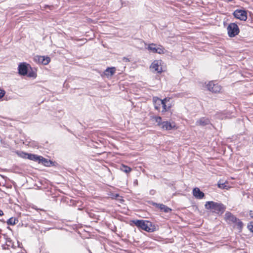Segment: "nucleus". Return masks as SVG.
I'll list each match as a JSON object with an SVG mask.
<instances>
[{"mask_svg":"<svg viewBox=\"0 0 253 253\" xmlns=\"http://www.w3.org/2000/svg\"><path fill=\"white\" fill-rule=\"evenodd\" d=\"M205 207L207 210L219 215L223 214L226 209V207L223 204L214 201L206 202Z\"/></svg>","mask_w":253,"mask_h":253,"instance_id":"1","label":"nucleus"},{"mask_svg":"<svg viewBox=\"0 0 253 253\" xmlns=\"http://www.w3.org/2000/svg\"><path fill=\"white\" fill-rule=\"evenodd\" d=\"M133 222L137 227L148 232H152L155 230V226L152 225L150 221L143 220H136L133 221Z\"/></svg>","mask_w":253,"mask_h":253,"instance_id":"2","label":"nucleus"},{"mask_svg":"<svg viewBox=\"0 0 253 253\" xmlns=\"http://www.w3.org/2000/svg\"><path fill=\"white\" fill-rule=\"evenodd\" d=\"M207 90L212 93H220L222 89V86L216 81H211L205 83Z\"/></svg>","mask_w":253,"mask_h":253,"instance_id":"3","label":"nucleus"},{"mask_svg":"<svg viewBox=\"0 0 253 253\" xmlns=\"http://www.w3.org/2000/svg\"><path fill=\"white\" fill-rule=\"evenodd\" d=\"M164 62L161 60H155L151 64L150 66V69L153 73H156L161 74L165 71L164 68Z\"/></svg>","mask_w":253,"mask_h":253,"instance_id":"4","label":"nucleus"},{"mask_svg":"<svg viewBox=\"0 0 253 253\" xmlns=\"http://www.w3.org/2000/svg\"><path fill=\"white\" fill-rule=\"evenodd\" d=\"M227 30L228 35L230 38L235 37L240 32V29L235 23H230L227 27Z\"/></svg>","mask_w":253,"mask_h":253,"instance_id":"5","label":"nucleus"},{"mask_svg":"<svg viewBox=\"0 0 253 253\" xmlns=\"http://www.w3.org/2000/svg\"><path fill=\"white\" fill-rule=\"evenodd\" d=\"M161 128L165 130H170L172 129H177L178 126L174 122L164 121L161 126Z\"/></svg>","mask_w":253,"mask_h":253,"instance_id":"6","label":"nucleus"},{"mask_svg":"<svg viewBox=\"0 0 253 253\" xmlns=\"http://www.w3.org/2000/svg\"><path fill=\"white\" fill-rule=\"evenodd\" d=\"M233 15L236 18L244 21H246L248 18L247 13L244 10L237 9L234 11Z\"/></svg>","mask_w":253,"mask_h":253,"instance_id":"7","label":"nucleus"},{"mask_svg":"<svg viewBox=\"0 0 253 253\" xmlns=\"http://www.w3.org/2000/svg\"><path fill=\"white\" fill-rule=\"evenodd\" d=\"M30 64L26 63H20L18 67V73L21 76H25L28 74Z\"/></svg>","mask_w":253,"mask_h":253,"instance_id":"8","label":"nucleus"},{"mask_svg":"<svg viewBox=\"0 0 253 253\" xmlns=\"http://www.w3.org/2000/svg\"><path fill=\"white\" fill-rule=\"evenodd\" d=\"M170 98H165L164 99H163V104H162V112L163 113H164L166 112H168L170 110L172 107V104L170 103H168V102L169 101Z\"/></svg>","mask_w":253,"mask_h":253,"instance_id":"9","label":"nucleus"},{"mask_svg":"<svg viewBox=\"0 0 253 253\" xmlns=\"http://www.w3.org/2000/svg\"><path fill=\"white\" fill-rule=\"evenodd\" d=\"M152 205L156 208H158L161 211H163L165 213L171 212L172 211L171 209L163 204L153 203Z\"/></svg>","mask_w":253,"mask_h":253,"instance_id":"10","label":"nucleus"},{"mask_svg":"<svg viewBox=\"0 0 253 253\" xmlns=\"http://www.w3.org/2000/svg\"><path fill=\"white\" fill-rule=\"evenodd\" d=\"M36 60L38 62L44 65L48 64L51 60L49 57L45 56H37Z\"/></svg>","mask_w":253,"mask_h":253,"instance_id":"11","label":"nucleus"},{"mask_svg":"<svg viewBox=\"0 0 253 253\" xmlns=\"http://www.w3.org/2000/svg\"><path fill=\"white\" fill-rule=\"evenodd\" d=\"M193 195L197 199H202L205 197V194L198 187L193 188Z\"/></svg>","mask_w":253,"mask_h":253,"instance_id":"12","label":"nucleus"},{"mask_svg":"<svg viewBox=\"0 0 253 253\" xmlns=\"http://www.w3.org/2000/svg\"><path fill=\"white\" fill-rule=\"evenodd\" d=\"M153 102L155 109L158 111H160L161 106L163 102V99H161L158 97H154L153 98Z\"/></svg>","mask_w":253,"mask_h":253,"instance_id":"13","label":"nucleus"},{"mask_svg":"<svg viewBox=\"0 0 253 253\" xmlns=\"http://www.w3.org/2000/svg\"><path fill=\"white\" fill-rule=\"evenodd\" d=\"M225 220L226 221H230L232 223H235L237 221V218L230 212L227 211L225 214Z\"/></svg>","mask_w":253,"mask_h":253,"instance_id":"14","label":"nucleus"},{"mask_svg":"<svg viewBox=\"0 0 253 253\" xmlns=\"http://www.w3.org/2000/svg\"><path fill=\"white\" fill-rule=\"evenodd\" d=\"M116 69L114 67H108L104 71V75L107 77H111L115 73Z\"/></svg>","mask_w":253,"mask_h":253,"instance_id":"15","label":"nucleus"},{"mask_svg":"<svg viewBox=\"0 0 253 253\" xmlns=\"http://www.w3.org/2000/svg\"><path fill=\"white\" fill-rule=\"evenodd\" d=\"M27 76L30 78H36L37 76V69H33L29 66V70Z\"/></svg>","mask_w":253,"mask_h":253,"instance_id":"16","label":"nucleus"},{"mask_svg":"<svg viewBox=\"0 0 253 253\" xmlns=\"http://www.w3.org/2000/svg\"><path fill=\"white\" fill-rule=\"evenodd\" d=\"M40 160L39 163L42 164L46 167L49 166L52 163L51 161L48 160L47 159L44 158L42 156H41V159Z\"/></svg>","mask_w":253,"mask_h":253,"instance_id":"17","label":"nucleus"},{"mask_svg":"<svg viewBox=\"0 0 253 253\" xmlns=\"http://www.w3.org/2000/svg\"><path fill=\"white\" fill-rule=\"evenodd\" d=\"M41 156H38L35 154H30V155H28V159L39 163Z\"/></svg>","mask_w":253,"mask_h":253,"instance_id":"18","label":"nucleus"},{"mask_svg":"<svg viewBox=\"0 0 253 253\" xmlns=\"http://www.w3.org/2000/svg\"><path fill=\"white\" fill-rule=\"evenodd\" d=\"M210 122V120L208 119L202 118L197 122V123L200 126H206L209 124Z\"/></svg>","mask_w":253,"mask_h":253,"instance_id":"19","label":"nucleus"},{"mask_svg":"<svg viewBox=\"0 0 253 253\" xmlns=\"http://www.w3.org/2000/svg\"><path fill=\"white\" fill-rule=\"evenodd\" d=\"M18 220L17 218L12 217H10L9 219H8L7 220L6 223L8 225H14L16 224H17L18 223Z\"/></svg>","mask_w":253,"mask_h":253,"instance_id":"20","label":"nucleus"},{"mask_svg":"<svg viewBox=\"0 0 253 253\" xmlns=\"http://www.w3.org/2000/svg\"><path fill=\"white\" fill-rule=\"evenodd\" d=\"M120 169L126 173H129L132 170V169L130 167L124 164L121 165Z\"/></svg>","mask_w":253,"mask_h":253,"instance_id":"21","label":"nucleus"},{"mask_svg":"<svg viewBox=\"0 0 253 253\" xmlns=\"http://www.w3.org/2000/svg\"><path fill=\"white\" fill-rule=\"evenodd\" d=\"M157 47L158 46H157V45L155 43H152L148 44L147 49L148 50L151 51L152 52L156 53Z\"/></svg>","mask_w":253,"mask_h":253,"instance_id":"22","label":"nucleus"},{"mask_svg":"<svg viewBox=\"0 0 253 253\" xmlns=\"http://www.w3.org/2000/svg\"><path fill=\"white\" fill-rule=\"evenodd\" d=\"M152 119L157 123L158 126H161L163 123L162 119L161 117L158 116H154L152 117Z\"/></svg>","mask_w":253,"mask_h":253,"instance_id":"23","label":"nucleus"},{"mask_svg":"<svg viewBox=\"0 0 253 253\" xmlns=\"http://www.w3.org/2000/svg\"><path fill=\"white\" fill-rule=\"evenodd\" d=\"M228 182L226 181L224 183H221L220 181H219L217 184L218 187L222 189H226L228 190L230 187L227 185L226 184H227Z\"/></svg>","mask_w":253,"mask_h":253,"instance_id":"24","label":"nucleus"},{"mask_svg":"<svg viewBox=\"0 0 253 253\" xmlns=\"http://www.w3.org/2000/svg\"><path fill=\"white\" fill-rule=\"evenodd\" d=\"M239 231H241L244 226L243 223L239 219H237V221L235 223Z\"/></svg>","mask_w":253,"mask_h":253,"instance_id":"25","label":"nucleus"},{"mask_svg":"<svg viewBox=\"0 0 253 253\" xmlns=\"http://www.w3.org/2000/svg\"><path fill=\"white\" fill-rule=\"evenodd\" d=\"M166 50L165 48L161 45H159L157 47V51L156 53H158L159 54H163L166 52Z\"/></svg>","mask_w":253,"mask_h":253,"instance_id":"26","label":"nucleus"},{"mask_svg":"<svg viewBox=\"0 0 253 253\" xmlns=\"http://www.w3.org/2000/svg\"><path fill=\"white\" fill-rule=\"evenodd\" d=\"M18 155L22 158L28 159V155H30V154L24 152H21L18 153Z\"/></svg>","mask_w":253,"mask_h":253,"instance_id":"27","label":"nucleus"},{"mask_svg":"<svg viewBox=\"0 0 253 253\" xmlns=\"http://www.w3.org/2000/svg\"><path fill=\"white\" fill-rule=\"evenodd\" d=\"M248 229L252 232L253 233V222L251 221L248 223L247 225Z\"/></svg>","mask_w":253,"mask_h":253,"instance_id":"28","label":"nucleus"},{"mask_svg":"<svg viewBox=\"0 0 253 253\" xmlns=\"http://www.w3.org/2000/svg\"><path fill=\"white\" fill-rule=\"evenodd\" d=\"M5 94V90L0 88V99H1L4 96Z\"/></svg>","mask_w":253,"mask_h":253,"instance_id":"29","label":"nucleus"},{"mask_svg":"<svg viewBox=\"0 0 253 253\" xmlns=\"http://www.w3.org/2000/svg\"><path fill=\"white\" fill-rule=\"evenodd\" d=\"M249 215L251 216V217L253 219V211H249Z\"/></svg>","mask_w":253,"mask_h":253,"instance_id":"30","label":"nucleus"},{"mask_svg":"<svg viewBox=\"0 0 253 253\" xmlns=\"http://www.w3.org/2000/svg\"><path fill=\"white\" fill-rule=\"evenodd\" d=\"M4 214L2 210H0V216H2Z\"/></svg>","mask_w":253,"mask_h":253,"instance_id":"31","label":"nucleus"},{"mask_svg":"<svg viewBox=\"0 0 253 253\" xmlns=\"http://www.w3.org/2000/svg\"><path fill=\"white\" fill-rule=\"evenodd\" d=\"M119 196V195L118 194H116L115 198H117V197H118Z\"/></svg>","mask_w":253,"mask_h":253,"instance_id":"32","label":"nucleus"},{"mask_svg":"<svg viewBox=\"0 0 253 253\" xmlns=\"http://www.w3.org/2000/svg\"><path fill=\"white\" fill-rule=\"evenodd\" d=\"M49 7L50 6H48V5H46V6H45V7Z\"/></svg>","mask_w":253,"mask_h":253,"instance_id":"33","label":"nucleus"},{"mask_svg":"<svg viewBox=\"0 0 253 253\" xmlns=\"http://www.w3.org/2000/svg\"><path fill=\"white\" fill-rule=\"evenodd\" d=\"M8 229H9L11 230V229L10 228V227H8Z\"/></svg>","mask_w":253,"mask_h":253,"instance_id":"34","label":"nucleus"}]
</instances>
